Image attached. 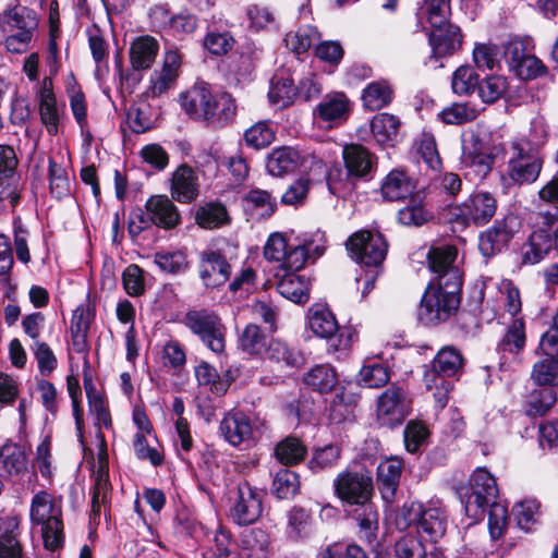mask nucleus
<instances>
[{
	"label": "nucleus",
	"instance_id": "nucleus-1",
	"mask_svg": "<svg viewBox=\"0 0 558 558\" xmlns=\"http://www.w3.org/2000/svg\"><path fill=\"white\" fill-rule=\"evenodd\" d=\"M325 250L326 238L320 231L303 233L289 240L280 232L268 236L264 256L286 271L277 284V290L283 298L294 303H305L308 300L310 280L298 271L323 256Z\"/></svg>",
	"mask_w": 558,
	"mask_h": 558
},
{
	"label": "nucleus",
	"instance_id": "nucleus-2",
	"mask_svg": "<svg viewBox=\"0 0 558 558\" xmlns=\"http://www.w3.org/2000/svg\"><path fill=\"white\" fill-rule=\"evenodd\" d=\"M461 287L462 276L456 269H451L442 281L428 284L421 299L418 319L425 325L448 320L459 308Z\"/></svg>",
	"mask_w": 558,
	"mask_h": 558
},
{
	"label": "nucleus",
	"instance_id": "nucleus-3",
	"mask_svg": "<svg viewBox=\"0 0 558 558\" xmlns=\"http://www.w3.org/2000/svg\"><path fill=\"white\" fill-rule=\"evenodd\" d=\"M95 426L97 428L98 452L97 461L93 466V487H92V510L90 519L96 521L100 518L101 508L106 511L111 499V483L109 481V462L107 444L104 435L100 433L101 426L111 427V415L109 410L97 414Z\"/></svg>",
	"mask_w": 558,
	"mask_h": 558
},
{
	"label": "nucleus",
	"instance_id": "nucleus-4",
	"mask_svg": "<svg viewBox=\"0 0 558 558\" xmlns=\"http://www.w3.org/2000/svg\"><path fill=\"white\" fill-rule=\"evenodd\" d=\"M544 157L541 150L530 144L525 137L511 143V157L508 161V177L517 184L534 183L543 169Z\"/></svg>",
	"mask_w": 558,
	"mask_h": 558
},
{
	"label": "nucleus",
	"instance_id": "nucleus-5",
	"mask_svg": "<svg viewBox=\"0 0 558 558\" xmlns=\"http://www.w3.org/2000/svg\"><path fill=\"white\" fill-rule=\"evenodd\" d=\"M497 494L495 477L486 469L477 468L470 478V487L460 493L465 514L474 521L481 520Z\"/></svg>",
	"mask_w": 558,
	"mask_h": 558
},
{
	"label": "nucleus",
	"instance_id": "nucleus-6",
	"mask_svg": "<svg viewBox=\"0 0 558 558\" xmlns=\"http://www.w3.org/2000/svg\"><path fill=\"white\" fill-rule=\"evenodd\" d=\"M306 326L320 339L335 338V343L330 344L335 352L349 350L353 342L354 332L351 329L341 330L335 314L325 305L314 304L308 308Z\"/></svg>",
	"mask_w": 558,
	"mask_h": 558
},
{
	"label": "nucleus",
	"instance_id": "nucleus-7",
	"mask_svg": "<svg viewBox=\"0 0 558 558\" xmlns=\"http://www.w3.org/2000/svg\"><path fill=\"white\" fill-rule=\"evenodd\" d=\"M496 210L495 196L489 192L477 191L451 209V220L462 228L471 225L480 227L488 223Z\"/></svg>",
	"mask_w": 558,
	"mask_h": 558
},
{
	"label": "nucleus",
	"instance_id": "nucleus-8",
	"mask_svg": "<svg viewBox=\"0 0 558 558\" xmlns=\"http://www.w3.org/2000/svg\"><path fill=\"white\" fill-rule=\"evenodd\" d=\"M184 323L213 352L221 353L225 350L226 328L215 313L191 311L185 315Z\"/></svg>",
	"mask_w": 558,
	"mask_h": 558
},
{
	"label": "nucleus",
	"instance_id": "nucleus-9",
	"mask_svg": "<svg viewBox=\"0 0 558 558\" xmlns=\"http://www.w3.org/2000/svg\"><path fill=\"white\" fill-rule=\"evenodd\" d=\"M220 433L231 446H251L263 433V423L246 414L232 411L225 415L220 423Z\"/></svg>",
	"mask_w": 558,
	"mask_h": 558
},
{
	"label": "nucleus",
	"instance_id": "nucleus-10",
	"mask_svg": "<svg viewBox=\"0 0 558 558\" xmlns=\"http://www.w3.org/2000/svg\"><path fill=\"white\" fill-rule=\"evenodd\" d=\"M347 247L356 262L377 267L384 262L388 245L379 232L362 230L348 240Z\"/></svg>",
	"mask_w": 558,
	"mask_h": 558
},
{
	"label": "nucleus",
	"instance_id": "nucleus-11",
	"mask_svg": "<svg viewBox=\"0 0 558 558\" xmlns=\"http://www.w3.org/2000/svg\"><path fill=\"white\" fill-rule=\"evenodd\" d=\"M336 495L350 505H361L368 501L373 492V481L366 471H343L333 483Z\"/></svg>",
	"mask_w": 558,
	"mask_h": 558
},
{
	"label": "nucleus",
	"instance_id": "nucleus-12",
	"mask_svg": "<svg viewBox=\"0 0 558 558\" xmlns=\"http://www.w3.org/2000/svg\"><path fill=\"white\" fill-rule=\"evenodd\" d=\"M519 227V219L513 215L496 220L492 227L480 235L478 248L482 255L490 257L500 253L513 238Z\"/></svg>",
	"mask_w": 558,
	"mask_h": 558
},
{
	"label": "nucleus",
	"instance_id": "nucleus-13",
	"mask_svg": "<svg viewBox=\"0 0 558 558\" xmlns=\"http://www.w3.org/2000/svg\"><path fill=\"white\" fill-rule=\"evenodd\" d=\"M410 402L404 391L390 387L380 395L377 402V418L383 426L400 425L409 414Z\"/></svg>",
	"mask_w": 558,
	"mask_h": 558
},
{
	"label": "nucleus",
	"instance_id": "nucleus-14",
	"mask_svg": "<svg viewBox=\"0 0 558 558\" xmlns=\"http://www.w3.org/2000/svg\"><path fill=\"white\" fill-rule=\"evenodd\" d=\"M499 150L495 148L494 153L487 154L481 138L472 133L462 140L461 163L475 177L483 179L490 172Z\"/></svg>",
	"mask_w": 558,
	"mask_h": 558
},
{
	"label": "nucleus",
	"instance_id": "nucleus-15",
	"mask_svg": "<svg viewBox=\"0 0 558 558\" xmlns=\"http://www.w3.org/2000/svg\"><path fill=\"white\" fill-rule=\"evenodd\" d=\"M262 495L250 484L243 483L238 486L230 515L238 525L254 523L262 514Z\"/></svg>",
	"mask_w": 558,
	"mask_h": 558
},
{
	"label": "nucleus",
	"instance_id": "nucleus-16",
	"mask_svg": "<svg viewBox=\"0 0 558 558\" xmlns=\"http://www.w3.org/2000/svg\"><path fill=\"white\" fill-rule=\"evenodd\" d=\"M179 101L181 108L191 119L208 123V120L214 117L211 110L214 95L208 84L204 82L196 83L187 90L181 93Z\"/></svg>",
	"mask_w": 558,
	"mask_h": 558
},
{
	"label": "nucleus",
	"instance_id": "nucleus-17",
	"mask_svg": "<svg viewBox=\"0 0 558 558\" xmlns=\"http://www.w3.org/2000/svg\"><path fill=\"white\" fill-rule=\"evenodd\" d=\"M181 57L178 51L167 50L161 71H156L150 77L146 90L147 96L157 97L166 92L179 75Z\"/></svg>",
	"mask_w": 558,
	"mask_h": 558
},
{
	"label": "nucleus",
	"instance_id": "nucleus-18",
	"mask_svg": "<svg viewBox=\"0 0 558 558\" xmlns=\"http://www.w3.org/2000/svg\"><path fill=\"white\" fill-rule=\"evenodd\" d=\"M401 473L402 462L396 457L385 459L378 464L377 484L385 502L392 504L395 501Z\"/></svg>",
	"mask_w": 558,
	"mask_h": 558
},
{
	"label": "nucleus",
	"instance_id": "nucleus-19",
	"mask_svg": "<svg viewBox=\"0 0 558 558\" xmlns=\"http://www.w3.org/2000/svg\"><path fill=\"white\" fill-rule=\"evenodd\" d=\"M230 265L216 252L204 253L199 264V277L207 288L223 284L230 277Z\"/></svg>",
	"mask_w": 558,
	"mask_h": 558
},
{
	"label": "nucleus",
	"instance_id": "nucleus-20",
	"mask_svg": "<svg viewBox=\"0 0 558 558\" xmlns=\"http://www.w3.org/2000/svg\"><path fill=\"white\" fill-rule=\"evenodd\" d=\"M418 529L433 543H436L445 535L447 514L439 500H430L425 505Z\"/></svg>",
	"mask_w": 558,
	"mask_h": 558
},
{
	"label": "nucleus",
	"instance_id": "nucleus-21",
	"mask_svg": "<svg viewBox=\"0 0 558 558\" xmlns=\"http://www.w3.org/2000/svg\"><path fill=\"white\" fill-rule=\"evenodd\" d=\"M432 28L429 44L434 56L444 57L460 49L462 35L458 26L446 23L444 26H432Z\"/></svg>",
	"mask_w": 558,
	"mask_h": 558
},
{
	"label": "nucleus",
	"instance_id": "nucleus-22",
	"mask_svg": "<svg viewBox=\"0 0 558 558\" xmlns=\"http://www.w3.org/2000/svg\"><path fill=\"white\" fill-rule=\"evenodd\" d=\"M38 99L41 122L50 135H56L59 131L60 109L57 105L50 78L43 80Z\"/></svg>",
	"mask_w": 558,
	"mask_h": 558
},
{
	"label": "nucleus",
	"instance_id": "nucleus-23",
	"mask_svg": "<svg viewBox=\"0 0 558 558\" xmlns=\"http://www.w3.org/2000/svg\"><path fill=\"white\" fill-rule=\"evenodd\" d=\"M415 190L414 181L400 170L390 171L380 186L383 197L391 202L410 198L416 194Z\"/></svg>",
	"mask_w": 558,
	"mask_h": 558
},
{
	"label": "nucleus",
	"instance_id": "nucleus-24",
	"mask_svg": "<svg viewBox=\"0 0 558 558\" xmlns=\"http://www.w3.org/2000/svg\"><path fill=\"white\" fill-rule=\"evenodd\" d=\"M342 157L350 175L366 177L375 162V156L360 144H349L343 147Z\"/></svg>",
	"mask_w": 558,
	"mask_h": 558
},
{
	"label": "nucleus",
	"instance_id": "nucleus-25",
	"mask_svg": "<svg viewBox=\"0 0 558 558\" xmlns=\"http://www.w3.org/2000/svg\"><path fill=\"white\" fill-rule=\"evenodd\" d=\"M171 193L181 203H190L197 196L198 180L191 167L182 165L173 172Z\"/></svg>",
	"mask_w": 558,
	"mask_h": 558
},
{
	"label": "nucleus",
	"instance_id": "nucleus-26",
	"mask_svg": "<svg viewBox=\"0 0 558 558\" xmlns=\"http://www.w3.org/2000/svg\"><path fill=\"white\" fill-rule=\"evenodd\" d=\"M27 457L22 446L5 444L0 449V476L19 477L27 471Z\"/></svg>",
	"mask_w": 558,
	"mask_h": 558
},
{
	"label": "nucleus",
	"instance_id": "nucleus-27",
	"mask_svg": "<svg viewBox=\"0 0 558 558\" xmlns=\"http://www.w3.org/2000/svg\"><path fill=\"white\" fill-rule=\"evenodd\" d=\"M401 120L391 113L381 112L371 120V133L379 145H393L398 140Z\"/></svg>",
	"mask_w": 558,
	"mask_h": 558
},
{
	"label": "nucleus",
	"instance_id": "nucleus-28",
	"mask_svg": "<svg viewBox=\"0 0 558 558\" xmlns=\"http://www.w3.org/2000/svg\"><path fill=\"white\" fill-rule=\"evenodd\" d=\"M146 210L154 223L166 229L175 227L180 221L177 207L166 196H154L148 199Z\"/></svg>",
	"mask_w": 558,
	"mask_h": 558
},
{
	"label": "nucleus",
	"instance_id": "nucleus-29",
	"mask_svg": "<svg viewBox=\"0 0 558 558\" xmlns=\"http://www.w3.org/2000/svg\"><path fill=\"white\" fill-rule=\"evenodd\" d=\"M300 153L290 146H281L271 150L267 157L266 168L274 177H282L295 170L300 165Z\"/></svg>",
	"mask_w": 558,
	"mask_h": 558
},
{
	"label": "nucleus",
	"instance_id": "nucleus-30",
	"mask_svg": "<svg viewBox=\"0 0 558 558\" xmlns=\"http://www.w3.org/2000/svg\"><path fill=\"white\" fill-rule=\"evenodd\" d=\"M135 307L130 301L124 300L117 305V317L122 324H131L129 330L125 333V345H126V360L133 365V373L136 374L135 361L138 355V349L136 344V329H135Z\"/></svg>",
	"mask_w": 558,
	"mask_h": 558
},
{
	"label": "nucleus",
	"instance_id": "nucleus-31",
	"mask_svg": "<svg viewBox=\"0 0 558 558\" xmlns=\"http://www.w3.org/2000/svg\"><path fill=\"white\" fill-rule=\"evenodd\" d=\"M295 96L298 94L293 78L286 71L277 72L270 81L268 92L270 104L284 108L292 104Z\"/></svg>",
	"mask_w": 558,
	"mask_h": 558
},
{
	"label": "nucleus",
	"instance_id": "nucleus-32",
	"mask_svg": "<svg viewBox=\"0 0 558 558\" xmlns=\"http://www.w3.org/2000/svg\"><path fill=\"white\" fill-rule=\"evenodd\" d=\"M458 251L451 245H441L433 247L427 254L429 269L438 275L437 281H442L451 269L460 272L454 262L457 259Z\"/></svg>",
	"mask_w": 558,
	"mask_h": 558
},
{
	"label": "nucleus",
	"instance_id": "nucleus-33",
	"mask_svg": "<svg viewBox=\"0 0 558 558\" xmlns=\"http://www.w3.org/2000/svg\"><path fill=\"white\" fill-rule=\"evenodd\" d=\"M304 384L319 393L330 392L338 381V375L330 364H318L304 374Z\"/></svg>",
	"mask_w": 558,
	"mask_h": 558
},
{
	"label": "nucleus",
	"instance_id": "nucleus-34",
	"mask_svg": "<svg viewBox=\"0 0 558 558\" xmlns=\"http://www.w3.org/2000/svg\"><path fill=\"white\" fill-rule=\"evenodd\" d=\"M17 527V518H0V558H21L22 549L16 538Z\"/></svg>",
	"mask_w": 558,
	"mask_h": 558
},
{
	"label": "nucleus",
	"instance_id": "nucleus-35",
	"mask_svg": "<svg viewBox=\"0 0 558 558\" xmlns=\"http://www.w3.org/2000/svg\"><path fill=\"white\" fill-rule=\"evenodd\" d=\"M195 377L199 386L208 388L217 396L226 393L232 381L229 373L220 375L207 362H202L195 367Z\"/></svg>",
	"mask_w": 558,
	"mask_h": 558
},
{
	"label": "nucleus",
	"instance_id": "nucleus-36",
	"mask_svg": "<svg viewBox=\"0 0 558 558\" xmlns=\"http://www.w3.org/2000/svg\"><path fill=\"white\" fill-rule=\"evenodd\" d=\"M38 22L35 13L27 8H15L2 16V31H15L34 35Z\"/></svg>",
	"mask_w": 558,
	"mask_h": 558
},
{
	"label": "nucleus",
	"instance_id": "nucleus-37",
	"mask_svg": "<svg viewBox=\"0 0 558 558\" xmlns=\"http://www.w3.org/2000/svg\"><path fill=\"white\" fill-rule=\"evenodd\" d=\"M349 110V100L342 93L326 95L317 105L314 114L319 119L331 122L342 119Z\"/></svg>",
	"mask_w": 558,
	"mask_h": 558
},
{
	"label": "nucleus",
	"instance_id": "nucleus-38",
	"mask_svg": "<svg viewBox=\"0 0 558 558\" xmlns=\"http://www.w3.org/2000/svg\"><path fill=\"white\" fill-rule=\"evenodd\" d=\"M88 46L96 63V75L101 77L108 73L109 44L97 26L87 29Z\"/></svg>",
	"mask_w": 558,
	"mask_h": 558
},
{
	"label": "nucleus",
	"instance_id": "nucleus-39",
	"mask_svg": "<svg viewBox=\"0 0 558 558\" xmlns=\"http://www.w3.org/2000/svg\"><path fill=\"white\" fill-rule=\"evenodd\" d=\"M61 510L54 504L53 497L47 492L37 493L31 504V519L34 523L45 524L48 521L60 518Z\"/></svg>",
	"mask_w": 558,
	"mask_h": 558
},
{
	"label": "nucleus",
	"instance_id": "nucleus-40",
	"mask_svg": "<svg viewBox=\"0 0 558 558\" xmlns=\"http://www.w3.org/2000/svg\"><path fill=\"white\" fill-rule=\"evenodd\" d=\"M392 100V88L387 81L369 83L363 90L362 101L368 110H379Z\"/></svg>",
	"mask_w": 558,
	"mask_h": 558
},
{
	"label": "nucleus",
	"instance_id": "nucleus-41",
	"mask_svg": "<svg viewBox=\"0 0 558 558\" xmlns=\"http://www.w3.org/2000/svg\"><path fill=\"white\" fill-rule=\"evenodd\" d=\"M244 209L254 218H267L275 211L276 203L263 190H252L243 198Z\"/></svg>",
	"mask_w": 558,
	"mask_h": 558
},
{
	"label": "nucleus",
	"instance_id": "nucleus-42",
	"mask_svg": "<svg viewBox=\"0 0 558 558\" xmlns=\"http://www.w3.org/2000/svg\"><path fill=\"white\" fill-rule=\"evenodd\" d=\"M462 364L461 353L453 347H445L435 356L433 367L429 371H436L445 378L450 379V377L458 374Z\"/></svg>",
	"mask_w": 558,
	"mask_h": 558
},
{
	"label": "nucleus",
	"instance_id": "nucleus-43",
	"mask_svg": "<svg viewBox=\"0 0 558 558\" xmlns=\"http://www.w3.org/2000/svg\"><path fill=\"white\" fill-rule=\"evenodd\" d=\"M531 378L537 386L550 387L558 385V356L545 355L537 361L531 373Z\"/></svg>",
	"mask_w": 558,
	"mask_h": 558
},
{
	"label": "nucleus",
	"instance_id": "nucleus-44",
	"mask_svg": "<svg viewBox=\"0 0 558 558\" xmlns=\"http://www.w3.org/2000/svg\"><path fill=\"white\" fill-rule=\"evenodd\" d=\"M196 223L203 229H216L229 222L225 206L219 203H207L199 206L195 214Z\"/></svg>",
	"mask_w": 558,
	"mask_h": 558
},
{
	"label": "nucleus",
	"instance_id": "nucleus-45",
	"mask_svg": "<svg viewBox=\"0 0 558 558\" xmlns=\"http://www.w3.org/2000/svg\"><path fill=\"white\" fill-rule=\"evenodd\" d=\"M288 535L294 541H303L313 532L311 513L302 507H293L288 512Z\"/></svg>",
	"mask_w": 558,
	"mask_h": 558
},
{
	"label": "nucleus",
	"instance_id": "nucleus-46",
	"mask_svg": "<svg viewBox=\"0 0 558 558\" xmlns=\"http://www.w3.org/2000/svg\"><path fill=\"white\" fill-rule=\"evenodd\" d=\"M424 384L426 390L430 391L436 405L444 409L449 400V393L453 387L452 380L445 378L436 371H426L424 374Z\"/></svg>",
	"mask_w": 558,
	"mask_h": 558
},
{
	"label": "nucleus",
	"instance_id": "nucleus-47",
	"mask_svg": "<svg viewBox=\"0 0 558 558\" xmlns=\"http://www.w3.org/2000/svg\"><path fill=\"white\" fill-rule=\"evenodd\" d=\"M320 39V34L316 27L306 25L290 32L284 37L286 46L293 52L300 54L310 49Z\"/></svg>",
	"mask_w": 558,
	"mask_h": 558
},
{
	"label": "nucleus",
	"instance_id": "nucleus-48",
	"mask_svg": "<svg viewBox=\"0 0 558 558\" xmlns=\"http://www.w3.org/2000/svg\"><path fill=\"white\" fill-rule=\"evenodd\" d=\"M430 218L420 193L409 198V204L398 211V220L404 226H422Z\"/></svg>",
	"mask_w": 558,
	"mask_h": 558
},
{
	"label": "nucleus",
	"instance_id": "nucleus-49",
	"mask_svg": "<svg viewBox=\"0 0 558 558\" xmlns=\"http://www.w3.org/2000/svg\"><path fill=\"white\" fill-rule=\"evenodd\" d=\"M214 117L208 120L210 124H227L236 116L238 106L235 99L229 93L214 95L211 107Z\"/></svg>",
	"mask_w": 558,
	"mask_h": 558
},
{
	"label": "nucleus",
	"instance_id": "nucleus-50",
	"mask_svg": "<svg viewBox=\"0 0 558 558\" xmlns=\"http://www.w3.org/2000/svg\"><path fill=\"white\" fill-rule=\"evenodd\" d=\"M556 401L557 395L553 388L535 389L529 396L526 414L530 416H542L555 405Z\"/></svg>",
	"mask_w": 558,
	"mask_h": 558
},
{
	"label": "nucleus",
	"instance_id": "nucleus-51",
	"mask_svg": "<svg viewBox=\"0 0 558 558\" xmlns=\"http://www.w3.org/2000/svg\"><path fill=\"white\" fill-rule=\"evenodd\" d=\"M513 514L521 530L530 531L541 517V505L534 498H527L513 506Z\"/></svg>",
	"mask_w": 558,
	"mask_h": 558
},
{
	"label": "nucleus",
	"instance_id": "nucleus-52",
	"mask_svg": "<svg viewBox=\"0 0 558 558\" xmlns=\"http://www.w3.org/2000/svg\"><path fill=\"white\" fill-rule=\"evenodd\" d=\"M275 454L282 464L292 465L304 459L306 448L298 438L287 437L276 446Z\"/></svg>",
	"mask_w": 558,
	"mask_h": 558
},
{
	"label": "nucleus",
	"instance_id": "nucleus-53",
	"mask_svg": "<svg viewBox=\"0 0 558 558\" xmlns=\"http://www.w3.org/2000/svg\"><path fill=\"white\" fill-rule=\"evenodd\" d=\"M267 357L282 366H296L301 362V355L281 340H271L265 351Z\"/></svg>",
	"mask_w": 558,
	"mask_h": 558
},
{
	"label": "nucleus",
	"instance_id": "nucleus-54",
	"mask_svg": "<svg viewBox=\"0 0 558 558\" xmlns=\"http://www.w3.org/2000/svg\"><path fill=\"white\" fill-rule=\"evenodd\" d=\"M525 326L523 319L514 318L508 326L507 331L499 344L504 352L518 354L525 345Z\"/></svg>",
	"mask_w": 558,
	"mask_h": 558
},
{
	"label": "nucleus",
	"instance_id": "nucleus-55",
	"mask_svg": "<svg viewBox=\"0 0 558 558\" xmlns=\"http://www.w3.org/2000/svg\"><path fill=\"white\" fill-rule=\"evenodd\" d=\"M276 131L267 121H259L248 128L244 133L247 146L255 149L265 148L275 140Z\"/></svg>",
	"mask_w": 558,
	"mask_h": 558
},
{
	"label": "nucleus",
	"instance_id": "nucleus-56",
	"mask_svg": "<svg viewBox=\"0 0 558 558\" xmlns=\"http://www.w3.org/2000/svg\"><path fill=\"white\" fill-rule=\"evenodd\" d=\"M300 488L299 475L288 469H281L276 473L272 482V490L280 499L293 497Z\"/></svg>",
	"mask_w": 558,
	"mask_h": 558
},
{
	"label": "nucleus",
	"instance_id": "nucleus-57",
	"mask_svg": "<svg viewBox=\"0 0 558 558\" xmlns=\"http://www.w3.org/2000/svg\"><path fill=\"white\" fill-rule=\"evenodd\" d=\"M388 380L387 367L374 361L366 362L359 373V383L368 388L381 387Z\"/></svg>",
	"mask_w": 558,
	"mask_h": 558
},
{
	"label": "nucleus",
	"instance_id": "nucleus-58",
	"mask_svg": "<svg viewBox=\"0 0 558 558\" xmlns=\"http://www.w3.org/2000/svg\"><path fill=\"white\" fill-rule=\"evenodd\" d=\"M359 506L355 510V520L357 521L360 532L365 538L372 539L378 529V512L368 501Z\"/></svg>",
	"mask_w": 558,
	"mask_h": 558
},
{
	"label": "nucleus",
	"instance_id": "nucleus-59",
	"mask_svg": "<svg viewBox=\"0 0 558 558\" xmlns=\"http://www.w3.org/2000/svg\"><path fill=\"white\" fill-rule=\"evenodd\" d=\"M421 14L427 19L430 26H444L448 23L450 15L449 2L448 0H424Z\"/></svg>",
	"mask_w": 558,
	"mask_h": 558
},
{
	"label": "nucleus",
	"instance_id": "nucleus-60",
	"mask_svg": "<svg viewBox=\"0 0 558 558\" xmlns=\"http://www.w3.org/2000/svg\"><path fill=\"white\" fill-rule=\"evenodd\" d=\"M396 558H425L426 549L422 541L414 534H405L395 544Z\"/></svg>",
	"mask_w": 558,
	"mask_h": 558
},
{
	"label": "nucleus",
	"instance_id": "nucleus-61",
	"mask_svg": "<svg viewBox=\"0 0 558 558\" xmlns=\"http://www.w3.org/2000/svg\"><path fill=\"white\" fill-rule=\"evenodd\" d=\"M452 90L457 95H468L478 87V76L469 65L458 68L451 81Z\"/></svg>",
	"mask_w": 558,
	"mask_h": 558
},
{
	"label": "nucleus",
	"instance_id": "nucleus-62",
	"mask_svg": "<svg viewBox=\"0 0 558 558\" xmlns=\"http://www.w3.org/2000/svg\"><path fill=\"white\" fill-rule=\"evenodd\" d=\"M488 511V531L493 539H499L508 526V509L500 502L492 501Z\"/></svg>",
	"mask_w": 558,
	"mask_h": 558
},
{
	"label": "nucleus",
	"instance_id": "nucleus-63",
	"mask_svg": "<svg viewBox=\"0 0 558 558\" xmlns=\"http://www.w3.org/2000/svg\"><path fill=\"white\" fill-rule=\"evenodd\" d=\"M240 345L248 354H260L266 349V337L258 326L251 324L242 331Z\"/></svg>",
	"mask_w": 558,
	"mask_h": 558
},
{
	"label": "nucleus",
	"instance_id": "nucleus-64",
	"mask_svg": "<svg viewBox=\"0 0 558 558\" xmlns=\"http://www.w3.org/2000/svg\"><path fill=\"white\" fill-rule=\"evenodd\" d=\"M507 80L504 76L492 75L478 83V95L484 102H494L507 90Z\"/></svg>",
	"mask_w": 558,
	"mask_h": 558
}]
</instances>
